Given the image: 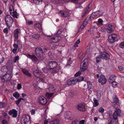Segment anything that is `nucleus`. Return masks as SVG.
<instances>
[{"label": "nucleus", "instance_id": "nucleus-40", "mask_svg": "<svg viewBox=\"0 0 124 124\" xmlns=\"http://www.w3.org/2000/svg\"><path fill=\"white\" fill-rule=\"evenodd\" d=\"M9 10L10 11V14H11V13H12L14 11L13 7V6L12 5H10V6L9 8Z\"/></svg>", "mask_w": 124, "mask_h": 124}, {"label": "nucleus", "instance_id": "nucleus-60", "mask_svg": "<svg viewBox=\"0 0 124 124\" xmlns=\"http://www.w3.org/2000/svg\"><path fill=\"white\" fill-rule=\"evenodd\" d=\"M2 124H7L8 122L6 120H3L2 121Z\"/></svg>", "mask_w": 124, "mask_h": 124}, {"label": "nucleus", "instance_id": "nucleus-5", "mask_svg": "<svg viewBox=\"0 0 124 124\" xmlns=\"http://www.w3.org/2000/svg\"><path fill=\"white\" fill-rule=\"evenodd\" d=\"M117 36L116 34H113L110 35L108 37V40L110 44H112L117 41Z\"/></svg>", "mask_w": 124, "mask_h": 124}, {"label": "nucleus", "instance_id": "nucleus-12", "mask_svg": "<svg viewBox=\"0 0 124 124\" xmlns=\"http://www.w3.org/2000/svg\"><path fill=\"white\" fill-rule=\"evenodd\" d=\"M57 62L54 61L49 62L47 65L50 70L53 69L55 68L57 66Z\"/></svg>", "mask_w": 124, "mask_h": 124}, {"label": "nucleus", "instance_id": "nucleus-63", "mask_svg": "<svg viewBox=\"0 0 124 124\" xmlns=\"http://www.w3.org/2000/svg\"><path fill=\"white\" fill-rule=\"evenodd\" d=\"M58 72V71L57 70H53L52 72V74H55Z\"/></svg>", "mask_w": 124, "mask_h": 124}, {"label": "nucleus", "instance_id": "nucleus-22", "mask_svg": "<svg viewBox=\"0 0 124 124\" xmlns=\"http://www.w3.org/2000/svg\"><path fill=\"white\" fill-rule=\"evenodd\" d=\"M20 33V30L19 29H16L14 31V37L15 39H16L18 38V34Z\"/></svg>", "mask_w": 124, "mask_h": 124}, {"label": "nucleus", "instance_id": "nucleus-34", "mask_svg": "<svg viewBox=\"0 0 124 124\" xmlns=\"http://www.w3.org/2000/svg\"><path fill=\"white\" fill-rule=\"evenodd\" d=\"M84 78L83 77L81 76H79L78 77L76 78V80L77 81V82H80L83 81Z\"/></svg>", "mask_w": 124, "mask_h": 124}, {"label": "nucleus", "instance_id": "nucleus-49", "mask_svg": "<svg viewBox=\"0 0 124 124\" xmlns=\"http://www.w3.org/2000/svg\"><path fill=\"white\" fill-rule=\"evenodd\" d=\"M98 111L100 113H102L104 111V109L103 108L101 107L99 108L98 110Z\"/></svg>", "mask_w": 124, "mask_h": 124}, {"label": "nucleus", "instance_id": "nucleus-41", "mask_svg": "<svg viewBox=\"0 0 124 124\" xmlns=\"http://www.w3.org/2000/svg\"><path fill=\"white\" fill-rule=\"evenodd\" d=\"M72 63V62L71 60V59L70 58H69V60H68L67 64L66 65V66L67 67V66H70V65Z\"/></svg>", "mask_w": 124, "mask_h": 124}, {"label": "nucleus", "instance_id": "nucleus-14", "mask_svg": "<svg viewBox=\"0 0 124 124\" xmlns=\"http://www.w3.org/2000/svg\"><path fill=\"white\" fill-rule=\"evenodd\" d=\"M66 83L69 85H74L77 83L76 78H71L67 81Z\"/></svg>", "mask_w": 124, "mask_h": 124}, {"label": "nucleus", "instance_id": "nucleus-15", "mask_svg": "<svg viewBox=\"0 0 124 124\" xmlns=\"http://www.w3.org/2000/svg\"><path fill=\"white\" fill-rule=\"evenodd\" d=\"M86 60H87L85 59L81 63L80 69L82 71H84L87 69V64L85 62Z\"/></svg>", "mask_w": 124, "mask_h": 124}, {"label": "nucleus", "instance_id": "nucleus-51", "mask_svg": "<svg viewBox=\"0 0 124 124\" xmlns=\"http://www.w3.org/2000/svg\"><path fill=\"white\" fill-rule=\"evenodd\" d=\"M33 37L35 39H38L40 37V35L39 34H36L33 36Z\"/></svg>", "mask_w": 124, "mask_h": 124}, {"label": "nucleus", "instance_id": "nucleus-64", "mask_svg": "<svg viewBox=\"0 0 124 124\" xmlns=\"http://www.w3.org/2000/svg\"><path fill=\"white\" fill-rule=\"evenodd\" d=\"M97 96L98 98H100L101 96V93H98L97 94Z\"/></svg>", "mask_w": 124, "mask_h": 124}, {"label": "nucleus", "instance_id": "nucleus-62", "mask_svg": "<svg viewBox=\"0 0 124 124\" xmlns=\"http://www.w3.org/2000/svg\"><path fill=\"white\" fill-rule=\"evenodd\" d=\"M85 26L84 25H81L79 28V30H82L85 27Z\"/></svg>", "mask_w": 124, "mask_h": 124}, {"label": "nucleus", "instance_id": "nucleus-4", "mask_svg": "<svg viewBox=\"0 0 124 124\" xmlns=\"http://www.w3.org/2000/svg\"><path fill=\"white\" fill-rule=\"evenodd\" d=\"M35 52L38 57L43 58V52L41 47H38L36 48L35 49Z\"/></svg>", "mask_w": 124, "mask_h": 124}, {"label": "nucleus", "instance_id": "nucleus-45", "mask_svg": "<svg viewBox=\"0 0 124 124\" xmlns=\"http://www.w3.org/2000/svg\"><path fill=\"white\" fill-rule=\"evenodd\" d=\"M96 62L97 63H99L101 62V59L100 57H99V56H97L96 58Z\"/></svg>", "mask_w": 124, "mask_h": 124}, {"label": "nucleus", "instance_id": "nucleus-56", "mask_svg": "<svg viewBox=\"0 0 124 124\" xmlns=\"http://www.w3.org/2000/svg\"><path fill=\"white\" fill-rule=\"evenodd\" d=\"M118 68L119 70L121 71H123L124 70V68L121 66H118Z\"/></svg>", "mask_w": 124, "mask_h": 124}, {"label": "nucleus", "instance_id": "nucleus-52", "mask_svg": "<svg viewBox=\"0 0 124 124\" xmlns=\"http://www.w3.org/2000/svg\"><path fill=\"white\" fill-rule=\"evenodd\" d=\"M98 22L99 24H100L101 25H103V24L102 23H103V21L101 19L99 18L98 20Z\"/></svg>", "mask_w": 124, "mask_h": 124}, {"label": "nucleus", "instance_id": "nucleus-7", "mask_svg": "<svg viewBox=\"0 0 124 124\" xmlns=\"http://www.w3.org/2000/svg\"><path fill=\"white\" fill-rule=\"evenodd\" d=\"M107 32L109 33H113L115 29L114 26L111 24H108L106 26Z\"/></svg>", "mask_w": 124, "mask_h": 124}, {"label": "nucleus", "instance_id": "nucleus-38", "mask_svg": "<svg viewBox=\"0 0 124 124\" xmlns=\"http://www.w3.org/2000/svg\"><path fill=\"white\" fill-rule=\"evenodd\" d=\"M93 101H94V107H96L98 106L99 105V103L95 98H94Z\"/></svg>", "mask_w": 124, "mask_h": 124}, {"label": "nucleus", "instance_id": "nucleus-53", "mask_svg": "<svg viewBox=\"0 0 124 124\" xmlns=\"http://www.w3.org/2000/svg\"><path fill=\"white\" fill-rule=\"evenodd\" d=\"M21 101L20 100V99H19L15 101V102L16 105H18Z\"/></svg>", "mask_w": 124, "mask_h": 124}, {"label": "nucleus", "instance_id": "nucleus-26", "mask_svg": "<svg viewBox=\"0 0 124 124\" xmlns=\"http://www.w3.org/2000/svg\"><path fill=\"white\" fill-rule=\"evenodd\" d=\"M76 91L74 90H72L69 93V95L71 98L73 97L76 94Z\"/></svg>", "mask_w": 124, "mask_h": 124}, {"label": "nucleus", "instance_id": "nucleus-44", "mask_svg": "<svg viewBox=\"0 0 124 124\" xmlns=\"http://www.w3.org/2000/svg\"><path fill=\"white\" fill-rule=\"evenodd\" d=\"M19 56L18 55H17L15 57L14 59V63H16V61L17 60H19Z\"/></svg>", "mask_w": 124, "mask_h": 124}, {"label": "nucleus", "instance_id": "nucleus-17", "mask_svg": "<svg viewBox=\"0 0 124 124\" xmlns=\"http://www.w3.org/2000/svg\"><path fill=\"white\" fill-rule=\"evenodd\" d=\"M28 58H30L32 61L35 63H36L38 61V59L36 56L34 54L30 55L28 54L27 55Z\"/></svg>", "mask_w": 124, "mask_h": 124}, {"label": "nucleus", "instance_id": "nucleus-23", "mask_svg": "<svg viewBox=\"0 0 124 124\" xmlns=\"http://www.w3.org/2000/svg\"><path fill=\"white\" fill-rule=\"evenodd\" d=\"M34 74L36 77H39L41 76L42 72L41 70H36L34 72Z\"/></svg>", "mask_w": 124, "mask_h": 124}, {"label": "nucleus", "instance_id": "nucleus-6", "mask_svg": "<svg viewBox=\"0 0 124 124\" xmlns=\"http://www.w3.org/2000/svg\"><path fill=\"white\" fill-rule=\"evenodd\" d=\"M121 115V111L119 109H116L114 112L113 115V119L115 120H117V122L116 123V124H118L117 122L118 121L117 116H120Z\"/></svg>", "mask_w": 124, "mask_h": 124}, {"label": "nucleus", "instance_id": "nucleus-27", "mask_svg": "<svg viewBox=\"0 0 124 124\" xmlns=\"http://www.w3.org/2000/svg\"><path fill=\"white\" fill-rule=\"evenodd\" d=\"M87 84L88 90L91 91H93L92 85L91 82L90 81H87Z\"/></svg>", "mask_w": 124, "mask_h": 124}, {"label": "nucleus", "instance_id": "nucleus-57", "mask_svg": "<svg viewBox=\"0 0 124 124\" xmlns=\"http://www.w3.org/2000/svg\"><path fill=\"white\" fill-rule=\"evenodd\" d=\"M35 109H32L31 111V115H33L35 114Z\"/></svg>", "mask_w": 124, "mask_h": 124}, {"label": "nucleus", "instance_id": "nucleus-32", "mask_svg": "<svg viewBox=\"0 0 124 124\" xmlns=\"http://www.w3.org/2000/svg\"><path fill=\"white\" fill-rule=\"evenodd\" d=\"M60 121L58 119H55L50 122L49 124H59Z\"/></svg>", "mask_w": 124, "mask_h": 124}, {"label": "nucleus", "instance_id": "nucleus-10", "mask_svg": "<svg viewBox=\"0 0 124 124\" xmlns=\"http://www.w3.org/2000/svg\"><path fill=\"white\" fill-rule=\"evenodd\" d=\"M38 101L39 103L43 105L45 104L47 102L46 98L42 96H40L39 97Z\"/></svg>", "mask_w": 124, "mask_h": 124}, {"label": "nucleus", "instance_id": "nucleus-58", "mask_svg": "<svg viewBox=\"0 0 124 124\" xmlns=\"http://www.w3.org/2000/svg\"><path fill=\"white\" fill-rule=\"evenodd\" d=\"M86 21V19H85L83 22V25H84L85 26L87 24L88 22Z\"/></svg>", "mask_w": 124, "mask_h": 124}, {"label": "nucleus", "instance_id": "nucleus-36", "mask_svg": "<svg viewBox=\"0 0 124 124\" xmlns=\"http://www.w3.org/2000/svg\"><path fill=\"white\" fill-rule=\"evenodd\" d=\"M6 104L4 102H0V108H4L6 106Z\"/></svg>", "mask_w": 124, "mask_h": 124}, {"label": "nucleus", "instance_id": "nucleus-31", "mask_svg": "<svg viewBox=\"0 0 124 124\" xmlns=\"http://www.w3.org/2000/svg\"><path fill=\"white\" fill-rule=\"evenodd\" d=\"M10 14L16 18H18L19 17V14L17 13L16 11H14V12Z\"/></svg>", "mask_w": 124, "mask_h": 124}, {"label": "nucleus", "instance_id": "nucleus-16", "mask_svg": "<svg viewBox=\"0 0 124 124\" xmlns=\"http://www.w3.org/2000/svg\"><path fill=\"white\" fill-rule=\"evenodd\" d=\"M98 80L99 82L102 85L105 84L107 81V80L105 76L103 75H101L100 76Z\"/></svg>", "mask_w": 124, "mask_h": 124}, {"label": "nucleus", "instance_id": "nucleus-59", "mask_svg": "<svg viewBox=\"0 0 124 124\" xmlns=\"http://www.w3.org/2000/svg\"><path fill=\"white\" fill-rule=\"evenodd\" d=\"M71 124H78V123L77 120H75L72 122Z\"/></svg>", "mask_w": 124, "mask_h": 124}, {"label": "nucleus", "instance_id": "nucleus-46", "mask_svg": "<svg viewBox=\"0 0 124 124\" xmlns=\"http://www.w3.org/2000/svg\"><path fill=\"white\" fill-rule=\"evenodd\" d=\"M26 23L27 25H30L32 24H33V22L32 21L29 20L28 21H26Z\"/></svg>", "mask_w": 124, "mask_h": 124}, {"label": "nucleus", "instance_id": "nucleus-33", "mask_svg": "<svg viewBox=\"0 0 124 124\" xmlns=\"http://www.w3.org/2000/svg\"><path fill=\"white\" fill-rule=\"evenodd\" d=\"M51 70L49 69V67L47 65L46 68H44L42 69V71H43V72L46 73L48 72L49 71V70Z\"/></svg>", "mask_w": 124, "mask_h": 124}, {"label": "nucleus", "instance_id": "nucleus-47", "mask_svg": "<svg viewBox=\"0 0 124 124\" xmlns=\"http://www.w3.org/2000/svg\"><path fill=\"white\" fill-rule=\"evenodd\" d=\"M81 72L80 71H79L77 72L75 74V77H77L80 76L81 74Z\"/></svg>", "mask_w": 124, "mask_h": 124}, {"label": "nucleus", "instance_id": "nucleus-30", "mask_svg": "<svg viewBox=\"0 0 124 124\" xmlns=\"http://www.w3.org/2000/svg\"><path fill=\"white\" fill-rule=\"evenodd\" d=\"M37 25H38V28L39 29V31L41 32L42 30L41 25L39 23H37L34 24V26L36 27Z\"/></svg>", "mask_w": 124, "mask_h": 124}, {"label": "nucleus", "instance_id": "nucleus-39", "mask_svg": "<svg viewBox=\"0 0 124 124\" xmlns=\"http://www.w3.org/2000/svg\"><path fill=\"white\" fill-rule=\"evenodd\" d=\"M113 98V99L114 100V101L113 103L115 105L116 104V103L119 102V100L116 96H115V98Z\"/></svg>", "mask_w": 124, "mask_h": 124}, {"label": "nucleus", "instance_id": "nucleus-3", "mask_svg": "<svg viewBox=\"0 0 124 124\" xmlns=\"http://www.w3.org/2000/svg\"><path fill=\"white\" fill-rule=\"evenodd\" d=\"M21 122L22 124H30L31 121L30 116L27 114L23 116Z\"/></svg>", "mask_w": 124, "mask_h": 124}, {"label": "nucleus", "instance_id": "nucleus-35", "mask_svg": "<svg viewBox=\"0 0 124 124\" xmlns=\"http://www.w3.org/2000/svg\"><path fill=\"white\" fill-rule=\"evenodd\" d=\"M13 96L16 99H18L19 97L20 94L17 92H16L13 94Z\"/></svg>", "mask_w": 124, "mask_h": 124}, {"label": "nucleus", "instance_id": "nucleus-11", "mask_svg": "<svg viewBox=\"0 0 124 124\" xmlns=\"http://www.w3.org/2000/svg\"><path fill=\"white\" fill-rule=\"evenodd\" d=\"M90 4H89L84 9V10L83 11L81 14L82 17H85L86 14L89 13L90 11Z\"/></svg>", "mask_w": 124, "mask_h": 124}, {"label": "nucleus", "instance_id": "nucleus-42", "mask_svg": "<svg viewBox=\"0 0 124 124\" xmlns=\"http://www.w3.org/2000/svg\"><path fill=\"white\" fill-rule=\"evenodd\" d=\"M95 14H94V12H93V13L91 15V16H90V19L91 20L92 19V18H94V17H93V16H94V17H99V16H96Z\"/></svg>", "mask_w": 124, "mask_h": 124}, {"label": "nucleus", "instance_id": "nucleus-13", "mask_svg": "<svg viewBox=\"0 0 124 124\" xmlns=\"http://www.w3.org/2000/svg\"><path fill=\"white\" fill-rule=\"evenodd\" d=\"M17 40L14 39V44H13V46L14 47L18 48L19 50L22 47V44L20 41H17Z\"/></svg>", "mask_w": 124, "mask_h": 124}, {"label": "nucleus", "instance_id": "nucleus-8", "mask_svg": "<svg viewBox=\"0 0 124 124\" xmlns=\"http://www.w3.org/2000/svg\"><path fill=\"white\" fill-rule=\"evenodd\" d=\"M85 106V103H82L79 104L77 106L76 108L79 111L82 112H84L86 110Z\"/></svg>", "mask_w": 124, "mask_h": 124}, {"label": "nucleus", "instance_id": "nucleus-61", "mask_svg": "<svg viewBox=\"0 0 124 124\" xmlns=\"http://www.w3.org/2000/svg\"><path fill=\"white\" fill-rule=\"evenodd\" d=\"M85 122V120H81L79 122V124H84V123Z\"/></svg>", "mask_w": 124, "mask_h": 124}, {"label": "nucleus", "instance_id": "nucleus-50", "mask_svg": "<svg viewBox=\"0 0 124 124\" xmlns=\"http://www.w3.org/2000/svg\"><path fill=\"white\" fill-rule=\"evenodd\" d=\"M14 47V48L12 49V52L16 54V53L17 49L18 48L17 47Z\"/></svg>", "mask_w": 124, "mask_h": 124}, {"label": "nucleus", "instance_id": "nucleus-19", "mask_svg": "<svg viewBox=\"0 0 124 124\" xmlns=\"http://www.w3.org/2000/svg\"><path fill=\"white\" fill-rule=\"evenodd\" d=\"M17 112L15 109H12L10 110L8 112V114L10 115H12L13 117H16L17 116Z\"/></svg>", "mask_w": 124, "mask_h": 124}, {"label": "nucleus", "instance_id": "nucleus-18", "mask_svg": "<svg viewBox=\"0 0 124 124\" xmlns=\"http://www.w3.org/2000/svg\"><path fill=\"white\" fill-rule=\"evenodd\" d=\"M58 14L60 16L64 17H67L69 15V13L68 12L64 10L59 12Z\"/></svg>", "mask_w": 124, "mask_h": 124}, {"label": "nucleus", "instance_id": "nucleus-28", "mask_svg": "<svg viewBox=\"0 0 124 124\" xmlns=\"http://www.w3.org/2000/svg\"><path fill=\"white\" fill-rule=\"evenodd\" d=\"M48 89L50 92H52V93H53L54 94L55 92V89L53 85H50L49 86V87H48Z\"/></svg>", "mask_w": 124, "mask_h": 124}, {"label": "nucleus", "instance_id": "nucleus-43", "mask_svg": "<svg viewBox=\"0 0 124 124\" xmlns=\"http://www.w3.org/2000/svg\"><path fill=\"white\" fill-rule=\"evenodd\" d=\"M110 83L112 84L113 86L114 87H116L117 86L118 83L115 81Z\"/></svg>", "mask_w": 124, "mask_h": 124}, {"label": "nucleus", "instance_id": "nucleus-2", "mask_svg": "<svg viewBox=\"0 0 124 124\" xmlns=\"http://www.w3.org/2000/svg\"><path fill=\"white\" fill-rule=\"evenodd\" d=\"M110 53H108L105 51H103L100 52L99 56L101 59L107 60L110 59Z\"/></svg>", "mask_w": 124, "mask_h": 124}, {"label": "nucleus", "instance_id": "nucleus-24", "mask_svg": "<svg viewBox=\"0 0 124 124\" xmlns=\"http://www.w3.org/2000/svg\"><path fill=\"white\" fill-rule=\"evenodd\" d=\"M20 69L22 70L23 72L25 75H27L29 77H31V73L29 72L28 71L25 69H22L21 68Z\"/></svg>", "mask_w": 124, "mask_h": 124}, {"label": "nucleus", "instance_id": "nucleus-1", "mask_svg": "<svg viewBox=\"0 0 124 124\" xmlns=\"http://www.w3.org/2000/svg\"><path fill=\"white\" fill-rule=\"evenodd\" d=\"M5 20L7 26L9 28L11 27L13 22V20L10 15H6Z\"/></svg>", "mask_w": 124, "mask_h": 124}, {"label": "nucleus", "instance_id": "nucleus-37", "mask_svg": "<svg viewBox=\"0 0 124 124\" xmlns=\"http://www.w3.org/2000/svg\"><path fill=\"white\" fill-rule=\"evenodd\" d=\"M53 93H47L46 94V96L48 98H51L53 95Z\"/></svg>", "mask_w": 124, "mask_h": 124}, {"label": "nucleus", "instance_id": "nucleus-20", "mask_svg": "<svg viewBox=\"0 0 124 124\" xmlns=\"http://www.w3.org/2000/svg\"><path fill=\"white\" fill-rule=\"evenodd\" d=\"M65 118L66 119L70 120L73 119V117L72 115V113L70 112H69L67 113L64 115Z\"/></svg>", "mask_w": 124, "mask_h": 124}, {"label": "nucleus", "instance_id": "nucleus-9", "mask_svg": "<svg viewBox=\"0 0 124 124\" xmlns=\"http://www.w3.org/2000/svg\"><path fill=\"white\" fill-rule=\"evenodd\" d=\"M0 77H2L1 79H2L4 80V82L9 81L11 79L12 77L11 74L7 72L6 73H5L4 74H3Z\"/></svg>", "mask_w": 124, "mask_h": 124}, {"label": "nucleus", "instance_id": "nucleus-21", "mask_svg": "<svg viewBox=\"0 0 124 124\" xmlns=\"http://www.w3.org/2000/svg\"><path fill=\"white\" fill-rule=\"evenodd\" d=\"M7 72H8L7 68L5 66H3L0 70V76L3 74H4L5 73H7Z\"/></svg>", "mask_w": 124, "mask_h": 124}, {"label": "nucleus", "instance_id": "nucleus-29", "mask_svg": "<svg viewBox=\"0 0 124 124\" xmlns=\"http://www.w3.org/2000/svg\"><path fill=\"white\" fill-rule=\"evenodd\" d=\"M94 14H95L96 16H99V17L102 16L103 14L101 11L98 10L94 12Z\"/></svg>", "mask_w": 124, "mask_h": 124}, {"label": "nucleus", "instance_id": "nucleus-25", "mask_svg": "<svg viewBox=\"0 0 124 124\" xmlns=\"http://www.w3.org/2000/svg\"><path fill=\"white\" fill-rule=\"evenodd\" d=\"M116 77L115 75H113L111 76L108 79V81L110 83H112L113 81H115V80L116 79Z\"/></svg>", "mask_w": 124, "mask_h": 124}, {"label": "nucleus", "instance_id": "nucleus-48", "mask_svg": "<svg viewBox=\"0 0 124 124\" xmlns=\"http://www.w3.org/2000/svg\"><path fill=\"white\" fill-rule=\"evenodd\" d=\"M120 47L121 48H124V42H121L119 45Z\"/></svg>", "mask_w": 124, "mask_h": 124}, {"label": "nucleus", "instance_id": "nucleus-55", "mask_svg": "<svg viewBox=\"0 0 124 124\" xmlns=\"http://www.w3.org/2000/svg\"><path fill=\"white\" fill-rule=\"evenodd\" d=\"M3 32L7 34L8 32V31L7 28H5L3 30Z\"/></svg>", "mask_w": 124, "mask_h": 124}, {"label": "nucleus", "instance_id": "nucleus-54", "mask_svg": "<svg viewBox=\"0 0 124 124\" xmlns=\"http://www.w3.org/2000/svg\"><path fill=\"white\" fill-rule=\"evenodd\" d=\"M22 88V86L21 84L19 83L17 84V88L18 90H20Z\"/></svg>", "mask_w": 124, "mask_h": 124}]
</instances>
